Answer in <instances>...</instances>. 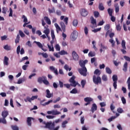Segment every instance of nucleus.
I'll use <instances>...</instances> for the list:
<instances>
[{
  "label": "nucleus",
  "mask_w": 130,
  "mask_h": 130,
  "mask_svg": "<svg viewBox=\"0 0 130 130\" xmlns=\"http://www.w3.org/2000/svg\"><path fill=\"white\" fill-rule=\"evenodd\" d=\"M84 34L86 35H88V28L86 26L84 27Z\"/></svg>",
  "instance_id": "obj_64"
},
{
  "label": "nucleus",
  "mask_w": 130,
  "mask_h": 130,
  "mask_svg": "<svg viewBox=\"0 0 130 130\" xmlns=\"http://www.w3.org/2000/svg\"><path fill=\"white\" fill-rule=\"evenodd\" d=\"M48 49H49V51L54 52V47H51L50 46V45H49V44H48Z\"/></svg>",
  "instance_id": "obj_57"
},
{
  "label": "nucleus",
  "mask_w": 130,
  "mask_h": 130,
  "mask_svg": "<svg viewBox=\"0 0 130 130\" xmlns=\"http://www.w3.org/2000/svg\"><path fill=\"white\" fill-rule=\"evenodd\" d=\"M113 13V9L111 8L108 9V13L109 15V16H112Z\"/></svg>",
  "instance_id": "obj_28"
},
{
  "label": "nucleus",
  "mask_w": 130,
  "mask_h": 130,
  "mask_svg": "<svg viewBox=\"0 0 130 130\" xmlns=\"http://www.w3.org/2000/svg\"><path fill=\"white\" fill-rule=\"evenodd\" d=\"M109 42L111 43L112 47H115V41L113 39H110Z\"/></svg>",
  "instance_id": "obj_40"
},
{
  "label": "nucleus",
  "mask_w": 130,
  "mask_h": 130,
  "mask_svg": "<svg viewBox=\"0 0 130 130\" xmlns=\"http://www.w3.org/2000/svg\"><path fill=\"white\" fill-rule=\"evenodd\" d=\"M23 81V78H20L19 80H18L17 84H21Z\"/></svg>",
  "instance_id": "obj_60"
},
{
  "label": "nucleus",
  "mask_w": 130,
  "mask_h": 130,
  "mask_svg": "<svg viewBox=\"0 0 130 130\" xmlns=\"http://www.w3.org/2000/svg\"><path fill=\"white\" fill-rule=\"evenodd\" d=\"M94 75H98V76H100V75H101L100 70H99L98 69L95 70Z\"/></svg>",
  "instance_id": "obj_39"
},
{
  "label": "nucleus",
  "mask_w": 130,
  "mask_h": 130,
  "mask_svg": "<svg viewBox=\"0 0 130 130\" xmlns=\"http://www.w3.org/2000/svg\"><path fill=\"white\" fill-rule=\"evenodd\" d=\"M9 112L8 111H3L2 112V116H3V118H7Z\"/></svg>",
  "instance_id": "obj_18"
},
{
  "label": "nucleus",
  "mask_w": 130,
  "mask_h": 130,
  "mask_svg": "<svg viewBox=\"0 0 130 130\" xmlns=\"http://www.w3.org/2000/svg\"><path fill=\"white\" fill-rule=\"evenodd\" d=\"M7 36H4L1 37V41H4V40H7Z\"/></svg>",
  "instance_id": "obj_61"
},
{
  "label": "nucleus",
  "mask_w": 130,
  "mask_h": 130,
  "mask_svg": "<svg viewBox=\"0 0 130 130\" xmlns=\"http://www.w3.org/2000/svg\"><path fill=\"white\" fill-rule=\"evenodd\" d=\"M67 123H68V121L67 120H64L61 123V127H62V128H66V124H67Z\"/></svg>",
  "instance_id": "obj_36"
},
{
  "label": "nucleus",
  "mask_w": 130,
  "mask_h": 130,
  "mask_svg": "<svg viewBox=\"0 0 130 130\" xmlns=\"http://www.w3.org/2000/svg\"><path fill=\"white\" fill-rule=\"evenodd\" d=\"M43 124L45 125V128H48L49 130H52L55 127V123L51 122L43 121Z\"/></svg>",
  "instance_id": "obj_2"
},
{
  "label": "nucleus",
  "mask_w": 130,
  "mask_h": 130,
  "mask_svg": "<svg viewBox=\"0 0 130 130\" xmlns=\"http://www.w3.org/2000/svg\"><path fill=\"white\" fill-rule=\"evenodd\" d=\"M9 17H13V10L11 8H10V14H9Z\"/></svg>",
  "instance_id": "obj_59"
},
{
  "label": "nucleus",
  "mask_w": 130,
  "mask_h": 130,
  "mask_svg": "<svg viewBox=\"0 0 130 130\" xmlns=\"http://www.w3.org/2000/svg\"><path fill=\"white\" fill-rule=\"evenodd\" d=\"M59 54L61 55H65L68 54V53L67 51L62 50L60 51Z\"/></svg>",
  "instance_id": "obj_41"
},
{
  "label": "nucleus",
  "mask_w": 130,
  "mask_h": 130,
  "mask_svg": "<svg viewBox=\"0 0 130 130\" xmlns=\"http://www.w3.org/2000/svg\"><path fill=\"white\" fill-rule=\"evenodd\" d=\"M8 61H9L8 57H7V56H5L4 57V60L3 61V63L4 64V65L8 66V64H9Z\"/></svg>",
  "instance_id": "obj_20"
},
{
  "label": "nucleus",
  "mask_w": 130,
  "mask_h": 130,
  "mask_svg": "<svg viewBox=\"0 0 130 130\" xmlns=\"http://www.w3.org/2000/svg\"><path fill=\"white\" fill-rule=\"evenodd\" d=\"M98 9H99L100 11H104L105 10V7L103 6V3H99Z\"/></svg>",
  "instance_id": "obj_19"
},
{
  "label": "nucleus",
  "mask_w": 130,
  "mask_h": 130,
  "mask_svg": "<svg viewBox=\"0 0 130 130\" xmlns=\"http://www.w3.org/2000/svg\"><path fill=\"white\" fill-rule=\"evenodd\" d=\"M126 83L127 84V89H128V90H130V77L127 78Z\"/></svg>",
  "instance_id": "obj_32"
},
{
  "label": "nucleus",
  "mask_w": 130,
  "mask_h": 130,
  "mask_svg": "<svg viewBox=\"0 0 130 130\" xmlns=\"http://www.w3.org/2000/svg\"><path fill=\"white\" fill-rule=\"evenodd\" d=\"M85 102L86 103H91L92 101H93V99H91V98H86L84 99Z\"/></svg>",
  "instance_id": "obj_26"
},
{
  "label": "nucleus",
  "mask_w": 130,
  "mask_h": 130,
  "mask_svg": "<svg viewBox=\"0 0 130 130\" xmlns=\"http://www.w3.org/2000/svg\"><path fill=\"white\" fill-rule=\"evenodd\" d=\"M51 39H52V40H54L55 39V34H54V30H51Z\"/></svg>",
  "instance_id": "obj_38"
},
{
  "label": "nucleus",
  "mask_w": 130,
  "mask_h": 130,
  "mask_svg": "<svg viewBox=\"0 0 130 130\" xmlns=\"http://www.w3.org/2000/svg\"><path fill=\"white\" fill-rule=\"evenodd\" d=\"M11 127L13 130H19V128L17 126H12Z\"/></svg>",
  "instance_id": "obj_63"
},
{
  "label": "nucleus",
  "mask_w": 130,
  "mask_h": 130,
  "mask_svg": "<svg viewBox=\"0 0 130 130\" xmlns=\"http://www.w3.org/2000/svg\"><path fill=\"white\" fill-rule=\"evenodd\" d=\"M60 25L61 26V27H60V26L58 25L57 23L54 24V26H55L56 31L57 32V34H58L59 31H61V29H62L63 32H65L66 31L65 23H64L63 22H61V23H60Z\"/></svg>",
  "instance_id": "obj_1"
},
{
  "label": "nucleus",
  "mask_w": 130,
  "mask_h": 130,
  "mask_svg": "<svg viewBox=\"0 0 130 130\" xmlns=\"http://www.w3.org/2000/svg\"><path fill=\"white\" fill-rule=\"evenodd\" d=\"M61 114V112L57 110H52V115H58Z\"/></svg>",
  "instance_id": "obj_27"
},
{
  "label": "nucleus",
  "mask_w": 130,
  "mask_h": 130,
  "mask_svg": "<svg viewBox=\"0 0 130 130\" xmlns=\"http://www.w3.org/2000/svg\"><path fill=\"white\" fill-rule=\"evenodd\" d=\"M106 73H107V74L111 75L112 73V71L109 68L107 67V68H106Z\"/></svg>",
  "instance_id": "obj_34"
},
{
  "label": "nucleus",
  "mask_w": 130,
  "mask_h": 130,
  "mask_svg": "<svg viewBox=\"0 0 130 130\" xmlns=\"http://www.w3.org/2000/svg\"><path fill=\"white\" fill-rule=\"evenodd\" d=\"M19 35H17V36H16V40H15V43H16V44L19 43L20 41V37H21L22 38H24L25 37V35L24 34H23L22 30H19Z\"/></svg>",
  "instance_id": "obj_3"
},
{
  "label": "nucleus",
  "mask_w": 130,
  "mask_h": 130,
  "mask_svg": "<svg viewBox=\"0 0 130 130\" xmlns=\"http://www.w3.org/2000/svg\"><path fill=\"white\" fill-rule=\"evenodd\" d=\"M76 77L74 76H72L71 78L69 79V82L71 83L72 87H75L77 86V82L75 81Z\"/></svg>",
  "instance_id": "obj_9"
},
{
  "label": "nucleus",
  "mask_w": 130,
  "mask_h": 130,
  "mask_svg": "<svg viewBox=\"0 0 130 130\" xmlns=\"http://www.w3.org/2000/svg\"><path fill=\"white\" fill-rule=\"evenodd\" d=\"M101 29H102L101 27H100L99 28H96L93 29V30H92V32L96 33V32H98V31H100Z\"/></svg>",
  "instance_id": "obj_51"
},
{
  "label": "nucleus",
  "mask_w": 130,
  "mask_h": 130,
  "mask_svg": "<svg viewBox=\"0 0 130 130\" xmlns=\"http://www.w3.org/2000/svg\"><path fill=\"white\" fill-rule=\"evenodd\" d=\"M35 43H36V45H38V47L44 51H47L46 49L43 48V46L42 45V43H40V42H36L35 41Z\"/></svg>",
  "instance_id": "obj_12"
},
{
  "label": "nucleus",
  "mask_w": 130,
  "mask_h": 130,
  "mask_svg": "<svg viewBox=\"0 0 130 130\" xmlns=\"http://www.w3.org/2000/svg\"><path fill=\"white\" fill-rule=\"evenodd\" d=\"M102 80L104 81H108V77L107 75H103L102 76Z\"/></svg>",
  "instance_id": "obj_48"
},
{
  "label": "nucleus",
  "mask_w": 130,
  "mask_h": 130,
  "mask_svg": "<svg viewBox=\"0 0 130 130\" xmlns=\"http://www.w3.org/2000/svg\"><path fill=\"white\" fill-rule=\"evenodd\" d=\"M115 118H116V116H111V118L108 119V121H109V122H111V121H112V120H113Z\"/></svg>",
  "instance_id": "obj_56"
},
{
  "label": "nucleus",
  "mask_w": 130,
  "mask_h": 130,
  "mask_svg": "<svg viewBox=\"0 0 130 130\" xmlns=\"http://www.w3.org/2000/svg\"><path fill=\"white\" fill-rule=\"evenodd\" d=\"M48 12H49V13H55V8H52V9H48Z\"/></svg>",
  "instance_id": "obj_45"
},
{
  "label": "nucleus",
  "mask_w": 130,
  "mask_h": 130,
  "mask_svg": "<svg viewBox=\"0 0 130 130\" xmlns=\"http://www.w3.org/2000/svg\"><path fill=\"white\" fill-rule=\"evenodd\" d=\"M53 96V93H50V90L49 89L46 90V98H51Z\"/></svg>",
  "instance_id": "obj_15"
},
{
  "label": "nucleus",
  "mask_w": 130,
  "mask_h": 130,
  "mask_svg": "<svg viewBox=\"0 0 130 130\" xmlns=\"http://www.w3.org/2000/svg\"><path fill=\"white\" fill-rule=\"evenodd\" d=\"M4 48L5 50L7 51H9L11 50V47L10 46H8V45H5Z\"/></svg>",
  "instance_id": "obj_30"
},
{
  "label": "nucleus",
  "mask_w": 130,
  "mask_h": 130,
  "mask_svg": "<svg viewBox=\"0 0 130 130\" xmlns=\"http://www.w3.org/2000/svg\"><path fill=\"white\" fill-rule=\"evenodd\" d=\"M114 8H115V12L116 13H118L119 12V6L118 4H114Z\"/></svg>",
  "instance_id": "obj_23"
},
{
  "label": "nucleus",
  "mask_w": 130,
  "mask_h": 130,
  "mask_svg": "<svg viewBox=\"0 0 130 130\" xmlns=\"http://www.w3.org/2000/svg\"><path fill=\"white\" fill-rule=\"evenodd\" d=\"M22 19H23V22L26 23L27 22V18L25 16V15H23V16H22Z\"/></svg>",
  "instance_id": "obj_53"
},
{
  "label": "nucleus",
  "mask_w": 130,
  "mask_h": 130,
  "mask_svg": "<svg viewBox=\"0 0 130 130\" xmlns=\"http://www.w3.org/2000/svg\"><path fill=\"white\" fill-rule=\"evenodd\" d=\"M107 30V32H106V34H105V38H107L109 35V34H110L111 32V31H112V29L111 30Z\"/></svg>",
  "instance_id": "obj_43"
},
{
  "label": "nucleus",
  "mask_w": 130,
  "mask_h": 130,
  "mask_svg": "<svg viewBox=\"0 0 130 130\" xmlns=\"http://www.w3.org/2000/svg\"><path fill=\"white\" fill-rule=\"evenodd\" d=\"M78 72H79V74L83 76V77L87 76V68H82L81 69H78Z\"/></svg>",
  "instance_id": "obj_6"
},
{
  "label": "nucleus",
  "mask_w": 130,
  "mask_h": 130,
  "mask_svg": "<svg viewBox=\"0 0 130 130\" xmlns=\"http://www.w3.org/2000/svg\"><path fill=\"white\" fill-rule=\"evenodd\" d=\"M20 46L19 45L17 47V48L16 49V53L17 54H20Z\"/></svg>",
  "instance_id": "obj_55"
},
{
  "label": "nucleus",
  "mask_w": 130,
  "mask_h": 130,
  "mask_svg": "<svg viewBox=\"0 0 130 130\" xmlns=\"http://www.w3.org/2000/svg\"><path fill=\"white\" fill-rule=\"evenodd\" d=\"M109 29H110V24H108L106 25L105 26V30H110Z\"/></svg>",
  "instance_id": "obj_58"
},
{
  "label": "nucleus",
  "mask_w": 130,
  "mask_h": 130,
  "mask_svg": "<svg viewBox=\"0 0 130 130\" xmlns=\"http://www.w3.org/2000/svg\"><path fill=\"white\" fill-rule=\"evenodd\" d=\"M77 38V31H74L73 32V34H71L72 41H75V40H76Z\"/></svg>",
  "instance_id": "obj_13"
},
{
  "label": "nucleus",
  "mask_w": 130,
  "mask_h": 130,
  "mask_svg": "<svg viewBox=\"0 0 130 130\" xmlns=\"http://www.w3.org/2000/svg\"><path fill=\"white\" fill-rule=\"evenodd\" d=\"M121 102L124 105L126 104V100H125V99H124V96H122V98H121Z\"/></svg>",
  "instance_id": "obj_54"
},
{
  "label": "nucleus",
  "mask_w": 130,
  "mask_h": 130,
  "mask_svg": "<svg viewBox=\"0 0 130 130\" xmlns=\"http://www.w3.org/2000/svg\"><path fill=\"white\" fill-rule=\"evenodd\" d=\"M78 93V91L77 89L76 88L73 89L71 91H70V93H72V94H77Z\"/></svg>",
  "instance_id": "obj_35"
},
{
  "label": "nucleus",
  "mask_w": 130,
  "mask_h": 130,
  "mask_svg": "<svg viewBox=\"0 0 130 130\" xmlns=\"http://www.w3.org/2000/svg\"><path fill=\"white\" fill-rule=\"evenodd\" d=\"M90 20H91V24H92V25H96V19H94L93 16H91Z\"/></svg>",
  "instance_id": "obj_22"
},
{
  "label": "nucleus",
  "mask_w": 130,
  "mask_h": 130,
  "mask_svg": "<svg viewBox=\"0 0 130 130\" xmlns=\"http://www.w3.org/2000/svg\"><path fill=\"white\" fill-rule=\"evenodd\" d=\"M95 53L94 52L90 51L88 53V56L90 57H93L95 56Z\"/></svg>",
  "instance_id": "obj_29"
},
{
  "label": "nucleus",
  "mask_w": 130,
  "mask_h": 130,
  "mask_svg": "<svg viewBox=\"0 0 130 130\" xmlns=\"http://www.w3.org/2000/svg\"><path fill=\"white\" fill-rule=\"evenodd\" d=\"M112 79L113 82H114V83H113V86L114 88V89H117V82L118 81V76L116 75H114L112 76Z\"/></svg>",
  "instance_id": "obj_8"
},
{
  "label": "nucleus",
  "mask_w": 130,
  "mask_h": 130,
  "mask_svg": "<svg viewBox=\"0 0 130 130\" xmlns=\"http://www.w3.org/2000/svg\"><path fill=\"white\" fill-rule=\"evenodd\" d=\"M45 101V100L41 101L40 104L41 105H42V106H45L46 105H48L49 104L53 102V100H50V101H48V102H47L46 103L43 104V102Z\"/></svg>",
  "instance_id": "obj_14"
},
{
  "label": "nucleus",
  "mask_w": 130,
  "mask_h": 130,
  "mask_svg": "<svg viewBox=\"0 0 130 130\" xmlns=\"http://www.w3.org/2000/svg\"><path fill=\"white\" fill-rule=\"evenodd\" d=\"M116 29H117V30H118V31H121V26H120L119 24H118V25H116Z\"/></svg>",
  "instance_id": "obj_46"
},
{
  "label": "nucleus",
  "mask_w": 130,
  "mask_h": 130,
  "mask_svg": "<svg viewBox=\"0 0 130 130\" xmlns=\"http://www.w3.org/2000/svg\"><path fill=\"white\" fill-rule=\"evenodd\" d=\"M93 14L94 15V17L95 18H98L99 17V15H100V14L99 13V12H98V11H94V12H93Z\"/></svg>",
  "instance_id": "obj_44"
},
{
  "label": "nucleus",
  "mask_w": 130,
  "mask_h": 130,
  "mask_svg": "<svg viewBox=\"0 0 130 130\" xmlns=\"http://www.w3.org/2000/svg\"><path fill=\"white\" fill-rule=\"evenodd\" d=\"M110 108L111 109V110L112 111L113 113H115L114 110H115V107L114 106L113 104H111Z\"/></svg>",
  "instance_id": "obj_47"
},
{
  "label": "nucleus",
  "mask_w": 130,
  "mask_h": 130,
  "mask_svg": "<svg viewBox=\"0 0 130 130\" xmlns=\"http://www.w3.org/2000/svg\"><path fill=\"white\" fill-rule=\"evenodd\" d=\"M128 68V62H124V66H123V71L124 72H126L127 71V68Z\"/></svg>",
  "instance_id": "obj_21"
},
{
  "label": "nucleus",
  "mask_w": 130,
  "mask_h": 130,
  "mask_svg": "<svg viewBox=\"0 0 130 130\" xmlns=\"http://www.w3.org/2000/svg\"><path fill=\"white\" fill-rule=\"evenodd\" d=\"M72 56H73V58L75 61H77L79 59V55L77 54L76 51H73L72 54Z\"/></svg>",
  "instance_id": "obj_11"
},
{
  "label": "nucleus",
  "mask_w": 130,
  "mask_h": 130,
  "mask_svg": "<svg viewBox=\"0 0 130 130\" xmlns=\"http://www.w3.org/2000/svg\"><path fill=\"white\" fill-rule=\"evenodd\" d=\"M45 28V30H44V31L43 32L44 34H45V35H46V36H48V35L49 34V33L50 32V31H49V29H48V25H47L46 26H44Z\"/></svg>",
  "instance_id": "obj_16"
},
{
  "label": "nucleus",
  "mask_w": 130,
  "mask_h": 130,
  "mask_svg": "<svg viewBox=\"0 0 130 130\" xmlns=\"http://www.w3.org/2000/svg\"><path fill=\"white\" fill-rule=\"evenodd\" d=\"M92 81L96 85L102 84V78H101L100 76L96 77L95 75H93V76H92Z\"/></svg>",
  "instance_id": "obj_4"
},
{
  "label": "nucleus",
  "mask_w": 130,
  "mask_h": 130,
  "mask_svg": "<svg viewBox=\"0 0 130 130\" xmlns=\"http://www.w3.org/2000/svg\"><path fill=\"white\" fill-rule=\"evenodd\" d=\"M80 14L83 17H86L88 15V11L85 9H82L80 10Z\"/></svg>",
  "instance_id": "obj_10"
},
{
  "label": "nucleus",
  "mask_w": 130,
  "mask_h": 130,
  "mask_svg": "<svg viewBox=\"0 0 130 130\" xmlns=\"http://www.w3.org/2000/svg\"><path fill=\"white\" fill-rule=\"evenodd\" d=\"M124 59H125L126 61L130 62V57L128 56H124Z\"/></svg>",
  "instance_id": "obj_62"
},
{
  "label": "nucleus",
  "mask_w": 130,
  "mask_h": 130,
  "mask_svg": "<svg viewBox=\"0 0 130 130\" xmlns=\"http://www.w3.org/2000/svg\"><path fill=\"white\" fill-rule=\"evenodd\" d=\"M54 48H55L56 51H60V46L58 44H56L54 46Z\"/></svg>",
  "instance_id": "obj_49"
},
{
  "label": "nucleus",
  "mask_w": 130,
  "mask_h": 130,
  "mask_svg": "<svg viewBox=\"0 0 130 130\" xmlns=\"http://www.w3.org/2000/svg\"><path fill=\"white\" fill-rule=\"evenodd\" d=\"M92 44L93 49H94V50L95 51H97L98 50V48H96V44H95V41H92Z\"/></svg>",
  "instance_id": "obj_50"
},
{
  "label": "nucleus",
  "mask_w": 130,
  "mask_h": 130,
  "mask_svg": "<svg viewBox=\"0 0 130 130\" xmlns=\"http://www.w3.org/2000/svg\"><path fill=\"white\" fill-rule=\"evenodd\" d=\"M31 119L32 117H27L26 122H27L28 126H31Z\"/></svg>",
  "instance_id": "obj_24"
},
{
  "label": "nucleus",
  "mask_w": 130,
  "mask_h": 130,
  "mask_svg": "<svg viewBox=\"0 0 130 130\" xmlns=\"http://www.w3.org/2000/svg\"><path fill=\"white\" fill-rule=\"evenodd\" d=\"M45 22H46L48 25H51L50 19L47 16H45V17H44V19L41 20V24L43 26L45 27V25H46V23H45Z\"/></svg>",
  "instance_id": "obj_5"
},
{
  "label": "nucleus",
  "mask_w": 130,
  "mask_h": 130,
  "mask_svg": "<svg viewBox=\"0 0 130 130\" xmlns=\"http://www.w3.org/2000/svg\"><path fill=\"white\" fill-rule=\"evenodd\" d=\"M0 123H3L4 124H7V120H6V117H3L0 118Z\"/></svg>",
  "instance_id": "obj_25"
},
{
  "label": "nucleus",
  "mask_w": 130,
  "mask_h": 130,
  "mask_svg": "<svg viewBox=\"0 0 130 130\" xmlns=\"http://www.w3.org/2000/svg\"><path fill=\"white\" fill-rule=\"evenodd\" d=\"M98 109V106L96 104H92V107L91 108V112H92V113H94L95 111H96Z\"/></svg>",
  "instance_id": "obj_17"
},
{
  "label": "nucleus",
  "mask_w": 130,
  "mask_h": 130,
  "mask_svg": "<svg viewBox=\"0 0 130 130\" xmlns=\"http://www.w3.org/2000/svg\"><path fill=\"white\" fill-rule=\"evenodd\" d=\"M77 25H78V22L77 21V20H73V25L74 26V27H77Z\"/></svg>",
  "instance_id": "obj_42"
},
{
  "label": "nucleus",
  "mask_w": 130,
  "mask_h": 130,
  "mask_svg": "<svg viewBox=\"0 0 130 130\" xmlns=\"http://www.w3.org/2000/svg\"><path fill=\"white\" fill-rule=\"evenodd\" d=\"M44 77H46L45 76H43L42 77H39L38 78V83H42L44 81Z\"/></svg>",
  "instance_id": "obj_31"
},
{
  "label": "nucleus",
  "mask_w": 130,
  "mask_h": 130,
  "mask_svg": "<svg viewBox=\"0 0 130 130\" xmlns=\"http://www.w3.org/2000/svg\"><path fill=\"white\" fill-rule=\"evenodd\" d=\"M121 48L122 49H121V52H122L123 54H126V47L125 46V41L124 40H122L121 41Z\"/></svg>",
  "instance_id": "obj_7"
},
{
  "label": "nucleus",
  "mask_w": 130,
  "mask_h": 130,
  "mask_svg": "<svg viewBox=\"0 0 130 130\" xmlns=\"http://www.w3.org/2000/svg\"><path fill=\"white\" fill-rule=\"evenodd\" d=\"M44 84H45L46 85H48L49 84V82L47 80V78L46 77H44V81H42Z\"/></svg>",
  "instance_id": "obj_33"
},
{
  "label": "nucleus",
  "mask_w": 130,
  "mask_h": 130,
  "mask_svg": "<svg viewBox=\"0 0 130 130\" xmlns=\"http://www.w3.org/2000/svg\"><path fill=\"white\" fill-rule=\"evenodd\" d=\"M117 112H118V113H123V110L121 108H118V109H117Z\"/></svg>",
  "instance_id": "obj_52"
},
{
  "label": "nucleus",
  "mask_w": 130,
  "mask_h": 130,
  "mask_svg": "<svg viewBox=\"0 0 130 130\" xmlns=\"http://www.w3.org/2000/svg\"><path fill=\"white\" fill-rule=\"evenodd\" d=\"M86 81L85 80H81V86H82V88H84V86H85V85H86Z\"/></svg>",
  "instance_id": "obj_37"
}]
</instances>
